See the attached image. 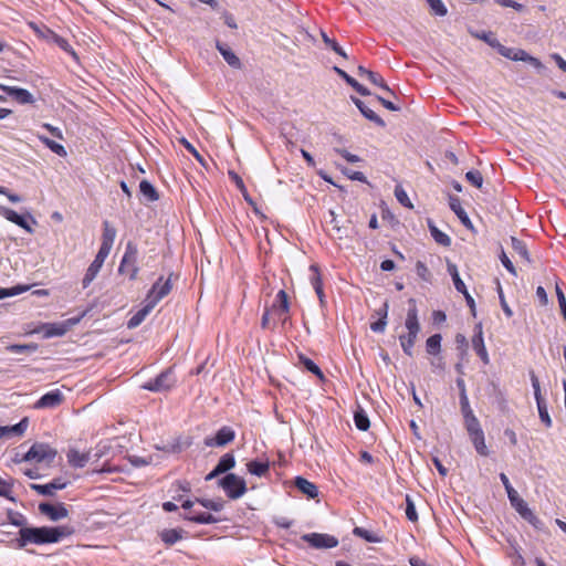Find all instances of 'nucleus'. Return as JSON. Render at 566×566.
<instances>
[{
  "mask_svg": "<svg viewBox=\"0 0 566 566\" xmlns=\"http://www.w3.org/2000/svg\"><path fill=\"white\" fill-rule=\"evenodd\" d=\"M353 102L357 106V108L360 111V113L370 122L375 123L376 125L384 127L385 122L381 117H379L373 109L367 107L363 101H360L357 97H352Z\"/></svg>",
  "mask_w": 566,
  "mask_h": 566,
  "instance_id": "nucleus-24",
  "label": "nucleus"
},
{
  "mask_svg": "<svg viewBox=\"0 0 566 566\" xmlns=\"http://www.w3.org/2000/svg\"><path fill=\"white\" fill-rule=\"evenodd\" d=\"M472 346L475 350V353L478 354V356L481 358V360L484 363V364H489L490 363V359H489V354H488V350L485 348V345H484V340H483V336H482V332L480 331L478 335H475L473 338H472Z\"/></svg>",
  "mask_w": 566,
  "mask_h": 566,
  "instance_id": "nucleus-27",
  "label": "nucleus"
},
{
  "mask_svg": "<svg viewBox=\"0 0 566 566\" xmlns=\"http://www.w3.org/2000/svg\"><path fill=\"white\" fill-rule=\"evenodd\" d=\"M0 90L13 97L19 104L25 105L34 103L33 95L25 88L1 84Z\"/></svg>",
  "mask_w": 566,
  "mask_h": 566,
  "instance_id": "nucleus-14",
  "label": "nucleus"
},
{
  "mask_svg": "<svg viewBox=\"0 0 566 566\" xmlns=\"http://www.w3.org/2000/svg\"><path fill=\"white\" fill-rule=\"evenodd\" d=\"M334 71L343 78L345 82L350 85L357 93L363 96H367L370 92L361 84H359L354 77L348 75L344 70L334 66Z\"/></svg>",
  "mask_w": 566,
  "mask_h": 566,
  "instance_id": "nucleus-26",
  "label": "nucleus"
},
{
  "mask_svg": "<svg viewBox=\"0 0 566 566\" xmlns=\"http://www.w3.org/2000/svg\"><path fill=\"white\" fill-rule=\"evenodd\" d=\"M29 290L28 285H17L10 289L0 287V300L6 297L15 296Z\"/></svg>",
  "mask_w": 566,
  "mask_h": 566,
  "instance_id": "nucleus-46",
  "label": "nucleus"
},
{
  "mask_svg": "<svg viewBox=\"0 0 566 566\" xmlns=\"http://www.w3.org/2000/svg\"><path fill=\"white\" fill-rule=\"evenodd\" d=\"M470 440L472 442V444L474 446L475 448V451L482 455V457H488L489 455V449L485 444V438H484V432H480V433H476V434H473V436H470Z\"/></svg>",
  "mask_w": 566,
  "mask_h": 566,
  "instance_id": "nucleus-33",
  "label": "nucleus"
},
{
  "mask_svg": "<svg viewBox=\"0 0 566 566\" xmlns=\"http://www.w3.org/2000/svg\"><path fill=\"white\" fill-rule=\"evenodd\" d=\"M219 486L222 488L226 495L231 500H237L244 495L247 492V483L243 478L234 473H228L219 481Z\"/></svg>",
  "mask_w": 566,
  "mask_h": 566,
  "instance_id": "nucleus-4",
  "label": "nucleus"
},
{
  "mask_svg": "<svg viewBox=\"0 0 566 566\" xmlns=\"http://www.w3.org/2000/svg\"><path fill=\"white\" fill-rule=\"evenodd\" d=\"M302 539L306 542L311 547L317 549L334 548L338 545V539L335 536L324 533L304 534Z\"/></svg>",
  "mask_w": 566,
  "mask_h": 566,
  "instance_id": "nucleus-7",
  "label": "nucleus"
},
{
  "mask_svg": "<svg viewBox=\"0 0 566 566\" xmlns=\"http://www.w3.org/2000/svg\"><path fill=\"white\" fill-rule=\"evenodd\" d=\"M39 139L54 154L65 157L67 155L66 149L63 145L50 139L49 137L39 135Z\"/></svg>",
  "mask_w": 566,
  "mask_h": 566,
  "instance_id": "nucleus-40",
  "label": "nucleus"
},
{
  "mask_svg": "<svg viewBox=\"0 0 566 566\" xmlns=\"http://www.w3.org/2000/svg\"><path fill=\"white\" fill-rule=\"evenodd\" d=\"M555 291H556V296L558 300V305L560 307V311H562L564 317L566 318V297H565L564 292L559 287L558 283H556V285H555Z\"/></svg>",
  "mask_w": 566,
  "mask_h": 566,
  "instance_id": "nucleus-62",
  "label": "nucleus"
},
{
  "mask_svg": "<svg viewBox=\"0 0 566 566\" xmlns=\"http://www.w3.org/2000/svg\"><path fill=\"white\" fill-rule=\"evenodd\" d=\"M160 537L167 545H172L177 542V530H165L160 533Z\"/></svg>",
  "mask_w": 566,
  "mask_h": 566,
  "instance_id": "nucleus-60",
  "label": "nucleus"
},
{
  "mask_svg": "<svg viewBox=\"0 0 566 566\" xmlns=\"http://www.w3.org/2000/svg\"><path fill=\"white\" fill-rule=\"evenodd\" d=\"M29 426L28 418H23L20 422L13 426L0 427V440L11 437H21Z\"/></svg>",
  "mask_w": 566,
  "mask_h": 566,
  "instance_id": "nucleus-19",
  "label": "nucleus"
},
{
  "mask_svg": "<svg viewBox=\"0 0 566 566\" xmlns=\"http://www.w3.org/2000/svg\"><path fill=\"white\" fill-rule=\"evenodd\" d=\"M64 396L55 389L44 394L34 405L36 409L55 408L63 402Z\"/></svg>",
  "mask_w": 566,
  "mask_h": 566,
  "instance_id": "nucleus-15",
  "label": "nucleus"
},
{
  "mask_svg": "<svg viewBox=\"0 0 566 566\" xmlns=\"http://www.w3.org/2000/svg\"><path fill=\"white\" fill-rule=\"evenodd\" d=\"M55 43L65 52L72 54L74 57H76L75 51L72 49L67 40H65L62 36L55 35Z\"/></svg>",
  "mask_w": 566,
  "mask_h": 566,
  "instance_id": "nucleus-64",
  "label": "nucleus"
},
{
  "mask_svg": "<svg viewBox=\"0 0 566 566\" xmlns=\"http://www.w3.org/2000/svg\"><path fill=\"white\" fill-rule=\"evenodd\" d=\"M216 48L224 59V61L233 69L241 67V61L235 55V53L224 43H221L219 40L216 41Z\"/></svg>",
  "mask_w": 566,
  "mask_h": 566,
  "instance_id": "nucleus-21",
  "label": "nucleus"
},
{
  "mask_svg": "<svg viewBox=\"0 0 566 566\" xmlns=\"http://www.w3.org/2000/svg\"><path fill=\"white\" fill-rule=\"evenodd\" d=\"M448 272H449V274L452 277V281H453L455 290L459 293L465 292L467 286H465L464 282L461 280V277L459 275L457 265L453 264V263L448 262Z\"/></svg>",
  "mask_w": 566,
  "mask_h": 566,
  "instance_id": "nucleus-38",
  "label": "nucleus"
},
{
  "mask_svg": "<svg viewBox=\"0 0 566 566\" xmlns=\"http://www.w3.org/2000/svg\"><path fill=\"white\" fill-rule=\"evenodd\" d=\"M464 420V427L468 431L469 437L482 432V428L479 419L475 416L469 417Z\"/></svg>",
  "mask_w": 566,
  "mask_h": 566,
  "instance_id": "nucleus-44",
  "label": "nucleus"
},
{
  "mask_svg": "<svg viewBox=\"0 0 566 566\" xmlns=\"http://www.w3.org/2000/svg\"><path fill=\"white\" fill-rule=\"evenodd\" d=\"M514 510L528 522L534 528L542 530L544 524L543 522L534 514V512L527 506V503L523 500L514 506Z\"/></svg>",
  "mask_w": 566,
  "mask_h": 566,
  "instance_id": "nucleus-17",
  "label": "nucleus"
},
{
  "mask_svg": "<svg viewBox=\"0 0 566 566\" xmlns=\"http://www.w3.org/2000/svg\"><path fill=\"white\" fill-rule=\"evenodd\" d=\"M512 249L513 251L525 262L531 263V256L528 253V250L526 248V244L518 240L515 237L511 238Z\"/></svg>",
  "mask_w": 566,
  "mask_h": 566,
  "instance_id": "nucleus-32",
  "label": "nucleus"
},
{
  "mask_svg": "<svg viewBox=\"0 0 566 566\" xmlns=\"http://www.w3.org/2000/svg\"><path fill=\"white\" fill-rule=\"evenodd\" d=\"M18 534V547L23 548L29 544L43 545L57 543L63 537L71 535L72 531L67 526L21 527Z\"/></svg>",
  "mask_w": 566,
  "mask_h": 566,
  "instance_id": "nucleus-1",
  "label": "nucleus"
},
{
  "mask_svg": "<svg viewBox=\"0 0 566 566\" xmlns=\"http://www.w3.org/2000/svg\"><path fill=\"white\" fill-rule=\"evenodd\" d=\"M170 290V279L164 281L163 277H159L158 281L153 285L149 293L147 294V297L144 301V305L128 319L127 327L129 329H133L139 326L145 321L147 315L153 311L156 304L164 296H166Z\"/></svg>",
  "mask_w": 566,
  "mask_h": 566,
  "instance_id": "nucleus-2",
  "label": "nucleus"
},
{
  "mask_svg": "<svg viewBox=\"0 0 566 566\" xmlns=\"http://www.w3.org/2000/svg\"><path fill=\"white\" fill-rule=\"evenodd\" d=\"M406 516L411 522L418 521V514L415 504L409 495H406Z\"/></svg>",
  "mask_w": 566,
  "mask_h": 566,
  "instance_id": "nucleus-55",
  "label": "nucleus"
},
{
  "mask_svg": "<svg viewBox=\"0 0 566 566\" xmlns=\"http://www.w3.org/2000/svg\"><path fill=\"white\" fill-rule=\"evenodd\" d=\"M387 313H388V304H384V316L380 317L377 322L370 324V329L375 333H382L387 325Z\"/></svg>",
  "mask_w": 566,
  "mask_h": 566,
  "instance_id": "nucleus-49",
  "label": "nucleus"
},
{
  "mask_svg": "<svg viewBox=\"0 0 566 566\" xmlns=\"http://www.w3.org/2000/svg\"><path fill=\"white\" fill-rule=\"evenodd\" d=\"M0 216H2L8 221L19 226L20 228L24 229L27 232H33V229L30 227L25 218L23 216H20L10 208L0 206Z\"/></svg>",
  "mask_w": 566,
  "mask_h": 566,
  "instance_id": "nucleus-18",
  "label": "nucleus"
},
{
  "mask_svg": "<svg viewBox=\"0 0 566 566\" xmlns=\"http://www.w3.org/2000/svg\"><path fill=\"white\" fill-rule=\"evenodd\" d=\"M465 179L474 187L481 188L483 184V176L479 170H470L465 174Z\"/></svg>",
  "mask_w": 566,
  "mask_h": 566,
  "instance_id": "nucleus-53",
  "label": "nucleus"
},
{
  "mask_svg": "<svg viewBox=\"0 0 566 566\" xmlns=\"http://www.w3.org/2000/svg\"><path fill=\"white\" fill-rule=\"evenodd\" d=\"M415 268H416L417 275L423 282L431 283L432 274H431L430 270L428 269V266L426 265V263H423L422 261H417Z\"/></svg>",
  "mask_w": 566,
  "mask_h": 566,
  "instance_id": "nucleus-45",
  "label": "nucleus"
},
{
  "mask_svg": "<svg viewBox=\"0 0 566 566\" xmlns=\"http://www.w3.org/2000/svg\"><path fill=\"white\" fill-rule=\"evenodd\" d=\"M500 260L503 264V266L513 275H516L517 272H516V269L515 266L513 265L512 261L510 260V258L506 255V253L504 252V250L501 251V254H500Z\"/></svg>",
  "mask_w": 566,
  "mask_h": 566,
  "instance_id": "nucleus-63",
  "label": "nucleus"
},
{
  "mask_svg": "<svg viewBox=\"0 0 566 566\" xmlns=\"http://www.w3.org/2000/svg\"><path fill=\"white\" fill-rule=\"evenodd\" d=\"M66 457L70 465L76 469L84 468L86 463L90 461L88 453H82L75 449H71L67 452Z\"/></svg>",
  "mask_w": 566,
  "mask_h": 566,
  "instance_id": "nucleus-25",
  "label": "nucleus"
},
{
  "mask_svg": "<svg viewBox=\"0 0 566 566\" xmlns=\"http://www.w3.org/2000/svg\"><path fill=\"white\" fill-rule=\"evenodd\" d=\"M136 261L137 250L132 243H128L118 268L119 273L128 275L132 280L135 279L137 274Z\"/></svg>",
  "mask_w": 566,
  "mask_h": 566,
  "instance_id": "nucleus-8",
  "label": "nucleus"
},
{
  "mask_svg": "<svg viewBox=\"0 0 566 566\" xmlns=\"http://www.w3.org/2000/svg\"><path fill=\"white\" fill-rule=\"evenodd\" d=\"M295 486L298 491L307 495L310 499H315L318 496L317 486L303 476H296L294 481Z\"/></svg>",
  "mask_w": 566,
  "mask_h": 566,
  "instance_id": "nucleus-22",
  "label": "nucleus"
},
{
  "mask_svg": "<svg viewBox=\"0 0 566 566\" xmlns=\"http://www.w3.org/2000/svg\"><path fill=\"white\" fill-rule=\"evenodd\" d=\"M322 39L336 54L347 59V54L334 39H331L325 32H322Z\"/></svg>",
  "mask_w": 566,
  "mask_h": 566,
  "instance_id": "nucleus-52",
  "label": "nucleus"
},
{
  "mask_svg": "<svg viewBox=\"0 0 566 566\" xmlns=\"http://www.w3.org/2000/svg\"><path fill=\"white\" fill-rule=\"evenodd\" d=\"M537 411H538V416H539V419L542 421V423L546 427V428H551L552 424H553V421H552V418L548 413V405L547 402H544L542 405H537Z\"/></svg>",
  "mask_w": 566,
  "mask_h": 566,
  "instance_id": "nucleus-47",
  "label": "nucleus"
},
{
  "mask_svg": "<svg viewBox=\"0 0 566 566\" xmlns=\"http://www.w3.org/2000/svg\"><path fill=\"white\" fill-rule=\"evenodd\" d=\"M13 489V480H4L0 478V496H4L11 501H14V499L11 496Z\"/></svg>",
  "mask_w": 566,
  "mask_h": 566,
  "instance_id": "nucleus-51",
  "label": "nucleus"
},
{
  "mask_svg": "<svg viewBox=\"0 0 566 566\" xmlns=\"http://www.w3.org/2000/svg\"><path fill=\"white\" fill-rule=\"evenodd\" d=\"M139 191L147 201L158 200V193L155 187L148 180H142L139 184Z\"/></svg>",
  "mask_w": 566,
  "mask_h": 566,
  "instance_id": "nucleus-34",
  "label": "nucleus"
},
{
  "mask_svg": "<svg viewBox=\"0 0 566 566\" xmlns=\"http://www.w3.org/2000/svg\"><path fill=\"white\" fill-rule=\"evenodd\" d=\"M429 229L432 238L438 244L442 247H450L451 238L447 233L442 232L433 224H429Z\"/></svg>",
  "mask_w": 566,
  "mask_h": 566,
  "instance_id": "nucleus-41",
  "label": "nucleus"
},
{
  "mask_svg": "<svg viewBox=\"0 0 566 566\" xmlns=\"http://www.w3.org/2000/svg\"><path fill=\"white\" fill-rule=\"evenodd\" d=\"M197 503L202 506L203 509L211 510L214 512H219L223 509V501L222 500H197Z\"/></svg>",
  "mask_w": 566,
  "mask_h": 566,
  "instance_id": "nucleus-48",
  "label": "nucleus"
},
{
  "mask_svg": "<svg viewBox=\"0 0 566 566\" xmlns=\"http://www.w3.org/2000/svg\"><path fill=\"white\" fill-rule=\"evenodd\" d=\"M57 451L48 443L36 442L32 444L29 451L22 458L23 461H35L38 463L51 464Z\"/></svg>",
  "mask_w": 566,
  "mask_h": 566,
  "instance_id": "nucleus-3",
  "label": "nucleus"
},
{
  "mask_svg": "<svg viewBox=\"0 0 566 566\" xmlns=\"http://www.w3.org/2000/svg\"><path fill=\"white\" fill-rule=\"evenodd\" d=\"M8 352L14 353V354H25L30 355L38 350L36 344H12L6 347Z\"/></svg>",
  "mask_w": 566,
  "mask_h": 566,
  "instance_id": "nucleus-37",
  "label": "nucleus"
},
{
  "mask_svg": "<svg viewBox=\"0 0 566 566\" xmlns=\"http://www.w3.org/2000/svg\"><path fill=\"white\" fill-rule=\"evenodd\" d=\"M198 504L196 502H191L189 500L182 502L181 506L187 511L186 518L200 524H213L219 522V518L214 517L212 514L198 510L195 505Z\"/></svg>",
  "mask_w": 566,
  "mask_h": 566,
  "instance_id": "nucleus-6",
  "label": "nucleus"
},
{
  "mask_svg": "<svg viewBox=\"0 0 566 566\" xmlns=\"http://www.w3.org/2000/svg\"><path fill=\"white\" fill-rule=\"evenodd\" d=\"M450 208L451 210L458 216V218L460 219V221L465 226V227H470L471 226V221L467 214V212L464 211V209L462 208L461 206V202L459 200V198H455V197H451L450 198Z\"/></svg>",
  "mask_w": 566,
  "mask_h": 566,
  "instance_id": "nucleus-28",
  "label": "nucleus"
},
{
  "mask_svg": "<svg viewBox=\"0 0 566 566\" xmlns=\"http://www.w3.org/2000/svg\"><path fill=\"white\" fill-rule=\"evenodd\" d=\"M409 304H410V307L408 308V312H407L405 325H406V328L408 329V333L419 334L420 324L418 321V310L416 306V301L413 298H411V300H409Z\"/></svg>",
  "mask_w": 566,
  "mask_h": 566,
  "instance_id": "nucleus-20",
  "label": "nucleus"
},
{
  "mask_svg": "<svg viewBox=\"0 0 566 566\" xmlns=\"http://www.w3.org/2000/svg\"><path fill=\"white\" fill-rule=\"evenodd\" d=\"M103 235H102V244L99 249L111 252L113 243L116 238V230L113 228L108 221H104L103 223Z\"/></svg>",
  "mask_w": 566,
  "mask_h": 566,
  "instance_id": "nucleus-23",
  "label": "nucleus"
},
{
  "mask_svg": "<svg viewBox=\"0 0 566 566\" xmlns=\"http://www.w3.org/2000/svg\"><path fill=\"white\" fill-rule=\"evenodd\" d=\"M69 481L63 478H55L50 483L46 484H30L31 490L35 491L38 494L44 496H52L56 491L63 490L69 485Z\"/></svg>",
  "mask_w": 566,
  "mask_h": 566,
  "instance_id": "nucleus-11",
  "label": "nucleus"
},
{
  "mask_svg": "<svg viewBox=\"0 0 566 566\" xmlns=\"http://www.w3.org/2000/svg\"><path fill=\"white\" fill-rule=\"evenodd\" d=\"M8 518L12 525L20 527H24L23 525L25 524L27 521L22 514L11 511L8 513Z\"/></svg>",
  "mask_w": 566,
  "mask_h": 566,
  "instance_id": "nucleus-61",
  "label": "nucleus"
},
{
  "mask_svg": "<svg viewBox=\"0 0 566 566\" xmlns=\"http://www.w3.org/2000/svg\"><path fill=\"white\" fill-rule=\"evenodd\" d=\"M367 80L369 82H371L374 85L379 86L384 91H386L388 93H392L391 90L388 87V85L386 84V82L384 81V78H382V76L380 74H378L376 72L368 73V78Z\"/></svg>",
  "mask_w": 566,
  "mask_h": 566,
  "instance_id": "nucleus-54",
  "label": "nucleus"
},
{
  "mask_svg": "<svg viewBox=\"0 0 566 566\" xmlns=\"http://www.w3.org/2000/svg\"><path fill=\"white\" fill-rule=\"evenodd\" d=\"M441 340L442 336L440 334H434L430 336L426 342V350L429 355H439L441 352Z\"/></svg>",
  "mask_w": 566,
  "mask_h": 566,
  "instance_id": "nucleus-36",
  "label": "nucleus"
},
{
  "mask_svg": "<svg viewBox=\"0 0 566 566\" xmlns=\"http://www.w3.org/2000/svg\"><path fill=\"white\" fill-rule=\"evenodd\" d=\"M179 144H181L199 163H203V158L200 153L186 138H179Z\"/></svg>",
  "mask_w": 566,
  "mask_h": 566,
  "instance_id": "nucleus-59",
  "label": "nucleus"
},
{
  "mask_svg": "<svg viewBox=\"0 0 566 566\" xmlns=\"http://www.w3.org/2000/svg\"><path fill=\"white\" fill-rule=\"evenodd\" d=\"M497 293H499V298H500V304H501V307L504 312V314L506 315V317H512L513 316V311L512 308L509 306L506 300H505V296H504V293H503V290H502V286L499 284L497 286Z\"/></svg>",
  "mask_w": 566,
  "mask_h": 566,
  "instance_id": "nucleus-58",
  "label": "nucleus"
},
{
  "mask_svg": "<svg viewBox=\"0 0 566 566\" xmlns=\"http://www.w3.org/2000/svg\"><path fill=\"white\" fill-rule=\"evenodd\" d=\"M354 422L358 430L367 431L370 427V422L365 410L358 406L354 412Z\"/></svg>",
  "mask_w": 566,
  "mask_h": 566,
  "instance_id": "nucleus-29",
  "label": "nucleus"
},
{
  "mask_svg": "<svg viewBox=\"0 0 566 566\" xmlns=\"http://www.w3.org/2000/svg\"><path fill=\"white\" fill-rule=\"evenodd\" d=\"M427 2L437 15L443 17L447 14L448 10L441 0H427Z\"/></svg>",
  "mask_w": 566,
  "mask_h": 566,
  "instance_id": "nucleus-56",
  "label": "nucleus"
},
{
  "mask_svg": "<svg viewBox=\"0 0 566 566\" xmlns=\"http://www.w3.org/2000/svg\"><path fill=\"white\" fill-rule=\"evenodd\" d=\"M235 438V432L232 428L224 426L220 428L216 436L212 438H207L205 443L208 447H223L230 442H232Z\"/></svg>",
  "mask_w": 566,
  "mask_h": 566,
  "instance_id": "nucleus-13",
  "label": "nucleus"
},
{
  "mask_svg": "<svg viewBox=\"0 0 566 566\" xmlns=\"http://www.w3.org/2000/svg\"><path fill=\"white\" fill-rule=\"evenodd\" d=\"M530 378H531L532 387H533V390H534V397H535V400H536V406L537 405H542L544 402H547L546 399L542 395L539 379H538V377L535 375V373L533 370L530 371Z\"/></svg>",
  "mask_w": 566,
  "mask_h": 566,
  "instance_id": "nucleus-43",
  "label": "nucleus"
},
{
  "mask_svg": "<svg viewBox=\"0 0 566 566\" xmlns=\"http://www.w3.org/2000/svg\"><path fill=\"white\" fill-rule=\"evenodd\" d=\"M247 468L251 474L256 475V476H263L269 472L270 463H269V461L262 462V461L253 460L247 464Z\"/></svg>",
  "mask_w": 566,
  "mask_h": 566,
  "instance_id": "nucleus-31",
  "label": "nucleus"
},
{
  "mask_svg": "<svg viewBox=\"0 0 566 566\" xmlns=\"http://www.w3.org/2000/svg\"><path fill=\"white\" fill-rule=\"evenodd\" d=\"M66 332L67 326L65 324H50L45 331V336H63Z\"/></svg>",
  "mask_w": 566,
  "mask_h": 566,
  "instance_id": "nucleus-50",
  "label": "nucleus"
},
{
  "mask_svg": "<svg viewBox=\"0 0 566 566\" xmlns=\"http://www.w3.org/2000/svg\"><path fill=\"white\" fill-rule=\"evenodd\" d=\"M109 252L104 251L102 249L98 250L97 254L95 255V259L90 264L88 269L86 270V273L82 280L83 289H86L90 286V284L95 280L98 272L101 271L106 258L108 256Z\"/></svg>",
  "mask_w": 566,
  "mask_h": 566,
  "instance_id": "nucleus-10",
  "label": "nucleus"
},
{
  "mask_svg": "<svg viewBox=\"0 0 566 566\" xmlns=\"http://www.w3.org/2000/svg\"><path fill=\"white\" fill-rule=\"evenodd\" d=\"M268 310L272 313L274 321L285 324L291 317L287 293L284 290H280L275 295L272 306Z\"/></svg>",
  "mask_w": 566,
  "mask_h": 566,
  "instance_id": "nucleus-5",
  "label": "nucleus"
},
{
  "mask_svg": "<svg viewBox=\"0 0 566 566\" xmlns=\"http://www.w3.org/2000/svg\"><path fill=\"white\" fill-rule=\"evenodd\" d=\"M310 272H311V276H310L311 284L319 300L321 305H324L326 301H325V293L323 290V279H322L319 266L317 264H311Z\"/></svg>",
  "mask_w": 566,
  "mask_h": 566,
  "instance_id": "nucleus-16",
  "label": "nucleus"
},
{
  "mask_svg": "<svg viewBox=\"0 0 566 566\" xmlns=\"http://www.w3.org/2000/svg\"><path fill=\"white\" fill-rule=\"evenodd\" d=\"M300 363L305 367L306 370L314 374L318 378L323 379L324 375L321 368L308 357L303 354L298 355Z\"/></svg>",
  "mask_w": 566,
  "mask_h": 566,
  "instance_id": "nucleus-42",
  "label": "nucleus"
},
{
  "mask_svg": "<svg viewBox=\"0 0 566 566\" xmlns=\"http://www.w3.org/2000/svg\"><path fill=\"white\" fill-rule=\"evenodd\" d=\"M176 382L172 368L167 369L157 376L154 380L146 382L143 388L150 391H163L170 389Z\"/></svg>",
  "mask_w": 566,
  "mask_h": 566,
  "instance_id": "nucleus-9",
  "label": "nucleus"
},
{
  "mask_svg": "<svg viewBox=\"0 0 566 566\" xmlns=\"http://www.w3.org/2000/svg\"><path fill=\"white\" fill-rule=\"evenodd\" d=\"M235 465V459H234V455L232 453H224L218 464L216 465V468H218V472H221V473H226L228 472L229 470L233 469Z\"/></svg>",
  "mask_w": 566,
  "mask_h": 566,
  "instance_id": "nucleus-39",
  "label": "nucleus"
},
{
  "mask_svg": "<svg viewBox=\"0 0 566 566\" xmlns=\"http://www.w3.org/2000/svg\"><path fill=\"white\" fill-rule=\"evenodd\" d=\"M39 511L41 514L54 522L63 520L69 515V511L64 503H41L39 505Z\"/></svg>",
  "mask_w": 566,
  "mask_h": 566,
  "instance_id": "nucleus-12",
  "label": "nucleus"
},
{
  "mask_svg": "<svg viewBox=\"0 0 566 566\" xmlns=\"http://www.w3.org/2000/svg\"><path fill=\"white\" fill-rule=\"evenodd\" d=\"M353 534L357 537L365 539L368 543H381L382 537L375 532L368 531L364 527L356 526L353 530Z\"/></svg>",
  "mask_w": 566,
  "mask_h": 566,
  "instance_id": "nucleus-30",
  "label": "nucleus"
},
{
  "mask_svg": "<svg viewBox=\"0 0 566 566\" xmlns=\"http://www.w3.org/2000/svg\"><path fill=\"white\" fill-rule=\"evenodd\" d=\"M395 196L397 200L407 208H412V203L407 195V192L400 187L397 186L395 189Z\"/></svg>",
  "mask_w": 566,
  "mask_h": 566,
  "instance_id": "nucleus-57",
  "label": "nucleus"
},
{
  "mask_svg": "<svg viewBox=\"0 0 566 566\" xmlns=\"http://www.w3.org/2000/svg\"><path fill=\"white\" fill-rule=\"evenodd\" d=\"M418 334L408 333L407 335L399 336L400 346L403 353L408 356H412V348L415 346Z\"/></svg>",
  "mask_w": 566,
  "mask_h": 566,
  "instance_id": "nucleus-35",
  "label": "nucleus"
}]
</instances>
